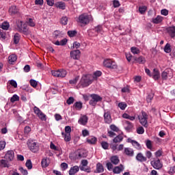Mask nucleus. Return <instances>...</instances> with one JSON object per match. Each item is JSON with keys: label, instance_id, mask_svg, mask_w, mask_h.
<instances>
[{"label": "nucleus", "instance_id": "obj_32", "mask_svg": "<svg viewBox=\"0 0 175 175\" xmlns=\"http://www.w3.org/2000/svg\"><path fill=\"white\" fill-rule=\"evenodd\" d=\"M124 140V137L121 135H117L115 138H113V143H121V142Z\"/></svg>", "mask_w": 175, "mask_h": 175}, {"label": "nucleus", "instance_id": "obj_42", "mask_svg": "<svg viewBox=\"0 0 175 175\" xmlns=\"http://www.w3.org/2000/svg\"><path fill=\"white\" fill-rule=\"evenodd\" d=\"M23 25H24V22H23V21H18V23H17V28H18V32L23 31Z\"/></svg>", "mask_w": 175, "mask_h": 175}, {"label": "nucleus", "instance_id": "obj_38", "mask_svg": "<svg viewBox=\"0 0 175 175\" xmlns=\"http://www.w3.org/2000/svg\"><path fill=\"white\" fill-rule=\"evenodd\" d=\"M18 100H20V97L17 94H14L10 99V102H12V103H14V102H17Z\"/></svg>", "mask_w": 175, "mask_h": 175}, {"label": "nucleus", "instance_id": "obj_18", "mask_svg": "<svg viewBox=\"0 0 175 175\" xmlns=\"http://www.w3.org/2000/svg\"><path fill=\"white\" fill-rule=\"evenodd\" d=\"M124 170V165L120 164L119 166H116L113 169V172L114 174H120L121 172Z\"/></svg>", "mask_w": 175, "mask_h": 175}, {"label": "nucleus", "instance_id": "obj_27", "mask_svg": "<svg viewBox=\"0 0 175 175\" xmlns=\"http://www.w3.org/2000/svg\"><path fill=\"white\" fill-rule=\"evenodd\" d=\"M41 165L42 167H47L50 165V159L49 158L42 159Z\"/></svg>", "mask_w": 175, "mask_h": 175}, {"label": "nucleus", "instance_id": "obj_43", "mask_svg": "<svg viewBox=\"0 0 175 175\" xmlns=\"http://www.w3.org/2000/svg\"><path fill=\"white\" fill-rule=\"evenodd\" d=\"M131 53H133V54H139L140 53V50L135 46L131 47Z\"/></svg>", "mask_w": 175, "mask_h": 175}, {"label": "nucleus", "instance_id": "obj_34", "mask_svg": "<svg viewBox=\"0 0 175 175\" xmlns=\"http://www.w3.org/2000/svg\"><path fill=\"white\" fill-rule=\"evenodd\" d=\"M79 158H85L87 157V151L81 149L78 154Z\"/></svg>", "mask_w": 175, "mask_h": 175}, {"label": "nucleus", "instance_id": "obj_12", "mask_svg": "<svg viewBox=\"0 0 175 175\" xmlns=\"http://www.w3.org/2000/svg\"><path fill=\"white\" fill-rule=\"evenodd\" d=\"M123 154H124L127 157H133L135 155V152L133 149L131 148H124Z\"/></svg>", "mask_w": 175, "mask_h": 175}, {"label": "nucleus", "instance_id": "obj_2", "mask_svg": "<svg viewBox=\"0 0 175 175\" xmlns=\"http://www.w3.org/2000/svg\"><path fill=\"white\" fill-rule=\"evenodd\" d=\"M92 20V16L87 14H82L79 16L78 23L81 24L82 25H88L90 24V21Z\"/></svg>", "mask_w": 175, "mask_h": 175}, {"label": "nucleus", "instance_id": "obj_21", "mask_svg": "<svg viewBox=\"0 0 175 175\" xmlns=\"http://www.w3.org/2000/svg\"><path fill=\"white\" fill-rule=\"evenodd\" d=\"M110 161L113 165H118L120 163V158L117 155L112 156L110 158Z\"/></svg>", "mask_w": 175, "mask_h": 175}, {"label": "nucleus", "instance_id": "obj_5", "mask_svg": "<svg viewBox=\"0 0 175 175\" xmlns=\"http://www.w3.org/2000/svg\"><path fill=\"white\" fill-rule=\"evenodd\" d=\"M90 97L92 98L90 100V105H91V106H96L98 102H102V97L98 94H91Z\"/></svg>", "mask_w": 175, "mask_h": 175}, {"label": "nucleus", "instance_id": "obj_57", "mask_svg": "<svg viewBox=\"0 0 175 175\" xmlns=\"http://www.w3.org/2000/svg\"><path fill=\"white\" fill-rule=\"evenodd\" d=\"M103 29L102 28V25H98L97 27H96L94 29V31L95 32H97V33H99L100 32H102V30Z\"/></svg>", "mask_w": 175, "mask_h": 175}, {"label": "nucleus", "instance_id": "obj_30", "mask_svg": "<svg viewBox=\"0 0 175 175\" xmlns=\"http://www.w3.org/2000/svg\"><path fill=\"white\" fill-rule=\"evenodd\" d=\"M21 38V36L18 33H16L14 36V44H18L20 43V39Z\"/></svg>", "mask_w": 175, "mask_h": 175}, {"label": "nucleus", "instance_id": "obj_3", "mask_svg": "<svg viewBox=\"0 0 175 175\" xmlns=\"http://www.w3.org/2000/svg\"><path fill=\"white\" fill-rule=\"evenodd\" d=\"M27 144L31 152L36 153L39 151V144L33 142V139H29Z\"/></svg>", "mask_w": 175, "mask_h": 175}, {"label": "nucleus", "instance_id": "obj_40", "mask_svg": "<svg viewBox=\"0 0 175 175\" xmlns=\"http://www.w3.org/2000/svg\"><path fill=\"white\" fill-rule=\"evenodd\" d=\"M170 47H171L170 44L167 43L164 47L165 53H172V49Z\"/></svg>", "mask_w": 175, "mask_h": 175}, {"label": "nucleus", "instance_id": "obj_54", "mask_svg": "<svg viewBox=\"0 0 175 175\" xmlns=\"http://www.w3.org/2000/svg\"><path fill=\"white\" fill-rule=\"evenodd\" d=\"M9 27H10V25H9L8 23H4L1 25L2 29H5V31H8V29H9Z\"/></svg>", "mask_w": 175, "mask_h": 175}, {"label": "nucleus", "instance_id": "obj_31", "mask_svg": "<svg viewBox=\"0 0 175 175\" xmlns=\"http://www.w3.org/2000/svg\"><path fill=\"white\" fill-rule=\"evenodd\" d=\"M134 60L138 64H146V58L143 56H140L139 57H135Z\"/></svg>", "mask_w": 175, "mask_h": 175}, {"label": "nucleus", "instance_id": "obj_62", "mask_svg": "<svg viewBox=\"0 0 175 175\" xmlns=\"http://www.w3.org/2000/svg\"><path fill=\"white\" fill-rule=\"evenodd\" d=\"M75 102V98L73 97H69L68 99L66 100V103L68 105H72Z\"/></svg>", "mask_w": 175, "mask_h": 175}, {"label": "nucleus", "instance_id": "obj_63", "mask_svg": "<svg viewBox=\"0 0 175 175\" xmlns=\"http://www.w3.org/2000/svg\"><path fill=\"white\" fill-rule=\"evenodd\" d=\"M9 175H20V173L17 172V170H12L10 171Z\"/></svg>", "mask_w": 175, "mask_h": 175}, {"label": "nucleus", "instance_id": "obj_15", "mask_svg": "<svg viewBox=\"0 0 175 175\" xmlns=\"http://www.w3.org/2000/svg\"><path fill=\"white\" fill-rule=\"evenodd\" d=\"M167 33L170 35V38L175 37V26L168 27L166 28Z\"/></svg>", "mask_w": 175, "mask_h": 175}, {"label": "nucleus", "instance_id": "obj_49", "mask_svg": "<svg viewBox=\"0 0 175 175\" xmlns=\"http://www.w3.org/2000/svg\"><path fill=\"white\" fill-rule=\"evenodd\" d=\"M66 76V70H59V75L58 77H65Z\"/></svg>", "mask_w": 175, "mask_h": 175}, {"label": "nucleus", "instance_id": "obj_13", "mask_svg": "<svg viewBox=\"0 0 175 175\" xmlns=\"http://www.w3.org/2000/svg\"><path fill=\"white\" fill-rule=\"evenodd\" d=\"M80 54H81L80 50L72 51L70 52V57L73 59H79L80 58Z\"/></svg>", "mask_w": 175, "mask_h": 175}, {"label": "nucleus", "instance_id": "obj_60", "mask_svg": "<svg viewBox=\"0 0 175 175\" xmlns=\"http://www.w3.org/2000/svg\"><path fill=\"white\" fill-rule=\"evenodd\" d=\"M106 167L109 172H111V170H113V164L111 162L107 163Z\"/></svg>", "mask_w": 175, "mask_h": 175}, {"label": "nucleus", "instance_id": "obj_25", "mask_svg": "<svg viewBox=\"0 0 175 175\" xmlns=\"http://www.w3.org/2000/svg\"><path fill=\"white\" fill-rule=\"evenodd\" d=\"M9 13H10V14L12 15L17 14V13H18V10L17 9V7L16 5H12L9 8Z\"/></svg>", "mask_w": 175, "mask_h": 175}, {"label": "nucleus", "instance_id": "obj_33", "mask_svg": "<svg viewBox=\"0 0 175 175\" xmlns=\"http://www.w3.org/2000/svg\"><path fill=\"white\" fill-rule=\"evenodd\" d=\"M163 20V17L157 16V18L152 19V23H154V24H159V23H162Z\"/></svg>", "mask_w": 175, "mask_h": 175}, {"label": "nucleus", "instance_id": "obj_28", "mask_svg": "<svg viewBox=\"0 0 175 175\" xmlns=\"http://www.w3.org/2000/svg\"><path fill=\"white\" fill-rule=\"evenodd\" d=\"M86 142L89 144H96V142H98V139L96 137H90L89 138H87Z\"/></svg>", "mask_w": 175, "mask_h": 175}, {"label": "nucleus", "instance_id": "obj_6", "mask_svg": "<svg viewBox=\"0 0 175 175\" xmlns=\"http://www.w3.org/2000/svg\"><path fill=\"white\" fill-rule=\"evenodd\" d=\"M88 165V161L87 160H82L81 162V165H79V169L81 172H85L86 173H91V168L87 167L86 166Z\"/></svg>", "mask_w": 175, "mask_h": 175}, {"label": "nucleus", "instance_id": "obj_23", "mask_svg": "<svg viewBox=\"0 0 175 175\" xmlns=\"http://www.w3.org/2000/svg\"><path fill=\"white\" fill-rule=\"evenodd\" d=\"M96 173H103L105 172V168L103 167V165L100 163H98L96 164Z\"/></svg>", "mask_w": 175, "mask_h": 175}, {"label": "nucleus", "instance_id": "obj_48", "mask_svg": "<svg viewBox=\"0 0 175 175\" xmlns=\"http://www.w3.org/2000/svg\"><path fill=\"white\" fill-rule=\"evenodd\" d=\"M9 85H12V87H14V88H17V82L14 80H11L8 84V87Z\"/></svg>", "mask_w": 175, "mask_h": 175}, {"label": "nucleus", "instance_id": "obj_56", "mask_svg": "<svg viewBox=\"0 0 175 175\" xmlns=\"http://www.w3.org/2000/svg\"><path fill=\"white\" fill-rule=\"evenodd\" d=\"M18 170L23 175H28V171L24 169L23 167H20Z\"/></svg>", "mask_w": 175, "mask_h": 175}, {"label": "nucleus", "instance_id": "obj_24", "mask_svg": "<svg viewBox=\"0 0 175 175\" xmlns=\"http://www.w3.org/2000/svg\"><path fill=\"white\" fill-rule=\"evenodd\" d=\"M159 77H161L159 70L157 68L153 69L152 79H154V80H158Z\"/></svg>", "mask_w": 175, "mask_h": 175}, {"label": "nucleus", "instance_id": "obj_9", "mask_svg": "<svg viewBox=\"0 0 175 175\" xmlns=\"http://www.w3.org/2000/svg\"><path fill=\"white\" fill-rule=\"evenodd\" d=\"M103 64L105 68H109V69H117L118 68L117 64L110 59L105 60Z\"/></svg>", "mask_w": 175, "mask_h": 175}, {"label": "nucleus", "instance_id": "obj_20", "mask_svg": "<svg viewBox=\"0 0 175 175\" xmlns=\"http://www.w3.org/2000/svg\"><path fill=\"white\" fill-rule=\"evenodd\" d=\"M136 159L139 162H146L147 161V157L143 155V153H138L136 156Z\"/></svg>", "mask_w": 175, "mask_h": 175}, {"label": "nucleus", "instance_id": "obj_19", "mask_svg": "<svg viewBox=\"0 0 175 175\" xmlns=\"http://www.w3.org/2000/svg\"><path fill=\"white\" fill-rule=\"evenodd\" d=\"M80 170V167L75 165L71 167L69 170V174L70 175H75L76 173L79 172Z\"/></svg>", "mask_w": 175, "mask_h": 175}, {"label": "nucleus", "instance_id": "obj_51", "mask_svg": "<svg viewBox=\"0 0 175 175\" xmlns=\"http://www.w3.org/2000/svg\"><path fill=\"white\" fill-rule=\"evenodd\" d=\"M146 146L148 150H152V144L151 143V140L148 139L146 142Z\"/></svg>", "mask_w": 175, "mask_h": 175}, {"label": "nucleus", "instance_id": "obj_61", "mask_svg": "<svg viewBox=\"0 0 175 175\" xmlns=\"http://www.w3.org/2000/svg\"><path fill=\"white\" fill-rule=\"evenodd\" d=\"M162 154H163V152H162L161 150H159L156 152H154L156 158H159V157H162Z\"/></svg>", "mask_w": 175, "mask_h": 175}, {"label": "nucleus", "instance_id": "obj_11", "mask_svg": "<svg viewBox=\"0 0 175 175\" xmlns=\"http://www.w3.org/2000/svg\"><path fill=\"white\" fill-rule=\"evenodd\" d=\"M128 143H131L132 146L135 147L137 150H142V145L139 144L137 141H135L131 138L127 139Z\"/></svg>", "mask_w": 175, "mask_h": 175}, {"label": "nucleus", "instance_id": "obj_8", "mask_svg": "<svg viewBox=\"0 0 175 175\" xmlns=\"http://www.w3.org/2000/svg\"><path fill=\"white\" fill-rule=\"evenodd\" d=\"M148 118V116L147 115V113L144 111H142V116H141V118H139V120L140 124H142L145 128H147V126H148V123L147 122Z\"/></svg>", "mask_w": 175, "mask_h": 175}, {"label": "nucleus", "instance_id": "obj_4", "mask_svg": "<svg viewBox=\"0 0 175 175\" xmlns=\"http://www.w3.org/2000/svg\"><path fill=\"white\" fill-rule=\"evenodd\" d=\"M33 111L35 114L41 120V121H46L47 120V116L46 114L43 113L42 111H41L39 107L35 106L33 107Z\"/></svg>", "mask_w": 175, "mask_h": 175}, {"label": "nucleus", "instance_id": "obj_44", "mask_svg": "<svg viewBox=\"0 0 175 175\" xmlns=\"http://www.w3.org/2000/svg\"><path fill=\"white\" fill-rule=\"evenodd\" d=\"M62 135L63 136L64 135V140L66 142H70L71 140L70 134L64 133V132H62Z\"/></svg>", "mask_w": 175, "mask_h": 175}, {"label": "nucleus", "instance_id": "obj_14", "mask_svg": "<svg viewBox=\"0 0 175 175\" xmlns=\"http://www.w3.org/2000/svg\"><path fill=\"white\" fill-rule=\"evenodd\" d=\"M88 122V117L85 115L82 116L78 120V124L80 125H87Z\"/></svg>", "mask_w": 175, "mask_h": 175}, {"label": "nucleus", "instance_id": "obj_46", "mask_svg": "<svg viewBox=\"0 0 175 175\" xmlns=\"http://www.w3.org/2000/svg\"><path fill=\"white\" fill-rule=\"evenodd\" d=\"M60 23L62 25H66L68 24V17L63 16L60 20Z\"/></svg>", "mask_w": 175, "mask_h": 175}, {"label": "nucleus", "instance_id": "obj_41", "mask_svg": "<svg viewBox=\"0 0 175 175\" xmlns=\"http://www.w3.org/2000/svg\"><path fill=\"white\" fill-rule=\"evenodd\" d=\"M128 105L124 102H121L118 103V107L120 108V110H125L126 109Z\"/></svg>", "mask_w": 175, "mask_h": 175}, {"label": "nucleus", "instance_id": "obj_22", "mask_svg": "<svg viewBox=\"0 0 175 175\" xmlns=\"http://www.w3.org/2000/svg\"><path fill=\"white\" fill-rule=\"evenodd\" d=\"M55 5L56 8H57L59 9H62V10H65V9L66 8L65 3H64L62 1L55 3Z\"/></svg>", "mask_w": 175, "mask_h": 175}, {"label": "nucleus", "instance_id": "obj_58", "mask_svg": "<svg viewBox=\"0 0 175 175\" xmlns=\"http://www.w3.org/2000/svg\"><path fill=\"white\" fill-rule=\"evenodd\" d=\"M146 10H147V7L146 6L139 8V12L141 13V14H144V13H146Z\"/></svg>", "mask_w": 175, "mask_h": 175}, {"label": "nucleus", "instance_id": "obj_59", "mask_svg": "<svg viewBox=\"0 0 175 175\" xmlns=\"http://www.w3.org/2000/svg\"><path fill=\"white\" fill-rule=\"evenodd\" d=\"M80 46H81V44L79 42H77V41H75L72 44V49H80Z\"/></svg>", "mask_w": 175, "mask_h": 175}, {"label": "nucleus", "instance_id": "obj_37", "mask_svg": "<svg viewBox=\"0 0 175 175\" xmlns=\"http://www.w3.org/2000/svg\"><path fill=\"white\" fill-rule=\"evenodd\" d=\"M9 62H16L17 61V55H11L8 57Z\"/></svg>", "mask_w": 175, "mask_h": 175}, {"label": "nucleus", "instance_id": "obj_55", "mask_svg": "<svg viewBox=\"0 0 175 175\" xmlns=\"http://www.w3.org/2000/svg\"><path fill=\"white\" fill-rule=\"evenodd\" d=\"M137 133H138V135H143V133H144V128H143V126H139L137 129Z\"/></svg>", "mask_w": 175, "mask_h": 175}, {"label": "nucleus", "instance_id": "obj_16", "mask_svg": "<svg viewBox=\"0 0 175 175\" xmlns=\"http://www.w3.org/2000/svg\"><path fill=\"white\" fill-rule=\"evenodd\" d=\"M104 120H105V122H106V124H111V115H110V112L107 111L104 113Z\"/></svg>", "mask_w": 175, "mask_h": 175}, {"label": "nucleus", "instance_id": "obj_1", "mask_svg": "<svg viewBox=\"0 0 175 175\" xmlns=\"http://www.w3.org/2000/svg\"><path fill=\"white\" fill-rule=\"evenodd\" d=\"M94 81V75L91 74L83 75L79 82V87H88Z\"/></svg>", "mask_w": 175, "mask_h": 175}, {"label": "nucleus", "instance_id": "obj_47", "mask_svg": "<svg viewBox=\"0 0 175 175\" xmlns=\"http://www.w3.org/2000/svg\"><path fill=\"white\" fill-rule=\"evenodd\" d=\"M100 76H102V72L100 71H96L94 73V80H97L98 77H100Z\"/></svg>", "mask_w": 175, "mask_h": 175}, {"label": "nucleus", "instance_id": "obj_36", "mask_svg": "<svg viewBox=\"0 0 175 175\" xmlns=\"http://www.w3.org/2000/svg\"><path fill=\"white\" fill-rule=\"evenodd\" d=\"M80 79V76L75 77L73 79L69 81L70 84L76 85Z\"/></svg>", "mask_w": 175, "mask_h": 175}, {"label": "nucleus", "instance_id": "obj_53", "mask_svg": "<svg viewBox=\"0 0 175 175\" xmlns=\"http://www.w3.org/2000/svg\"><path fill=\"white\" fill-rule=\"evenodd\" d=\"M30 85H31V87H33V88H36V87L38 86V81H36V80L34 79H31Z\"/></svg>", "mask_w": 175, "mask_h": 175}, {"label": "nucleus", "instance_id": "obj_45", "mask_svg": "<svg viewBox=\"0 0 175 175\" xmlns=\"http://www.w3.org/2000/svg\"><path fill=\"white\" fill-rule=\"evenodd\" d=\"M25 166L29 170H31V169H32V161H31V159H28L26 161Z\"/></svg>", "mask_w": 175, "mask_h": 175}, {"label": "nucleus", "instance_id": "obj_10", "mask_svg": "<svg viewBox=\"0 0 175 175\" xmlns=\"http://www.w3.org/2000/svg\"><path fill=\"white\" fill-rule=\"evenodd\" d=\"M7 161H13L14 159V152L13 150H8L4 156Z\"/></svg>", "mask_w": 175, "mask_h": 175}, {"label": "nucleus", "instance_id": "obj_64", "mask_svg": "<svg viewBox=\"0 0 175 175\" xmlns=\"http://www.w3.org/2000/svg\"><path fill=\"white\" fill-rule=\"evenodd\" d=\"M169 174H174L175 173V165L171 167L168 171Z\"/></svg>", "mask_w": 175, "mask_h": 175}, {"label": "nucleus", "instance_id": "obj_39", "mask_svg": "<svg viewBox=\"0 0 175 175\" xmlns=\"http://www.w3.org/2000/svg\"><path fill=\"white\" fill-rule=\"evenodd\" d=\"M68 36H70V38H75V35H77V31L76 30H70L67 32Z\"/></svg>", "mask_w": 175, "mask_h": 175}, {"label": "nucleus", "instance_id": "obj_50", "mask_svg": "<svg viewBox=\"0 0 175 175\" xmlns=\"http://www.w3.org/2000/svg\"><path fill=\"white\" fill-rule=\"evenodd\" d=\"M145 155H146V158L147 159H151V158H152V152H151V151L150 150H146L145 152Z\"/></svg>", "mask_w": 175, "mask_h": 175}, {"label": "nucleus", "instance_id": "obj_26", "mask_svg": "<svg viewBox=\"0 0 175 175\" xmlns=\"http://www.w3.org/2000/svg\"><path fill=\"white\" fill-rule=\"evenodd\" d=\"M9 161L5 159L0 160V167H9Z\"/></svg>", "mask_w": 175, "mask_h": 175}, {"label": "nucleus", "instance_id": "obj_7", "mask_svg": "<svg viewBox=\"0 0 175 175\" xmlns=\"http://www.w3.org/2000/svg\"><path fill=\"white\" fill-rule=\"evenodd\" d=\"M150 165L156 169L157 170H159V169H162L163 165L161 163V160L159 159H154L152 161H150Z\"/></svg>", "mask_w": 175, "mask_h": 175}, {"label": "nucleus", "instance_id": "obj_52", "mask_svg": "<svg viewBox=\"0 0 175 175\" xmlns=\"http://www.w3.org/2000/svg\"><path fill=\"white\" fill-rule=\"evenodd\" d=\"M101 146L104 150H108L109 149V143H107V142H102Z\"/></svg>", "mask_w": 175, "mask_h": 175}, {"label": "nucleus", "instance_id": "obj_35", "mask_svg": "<svg viewBox=\"0 0 175 175\" xmlns=\"http://www.w3.org/2000/svg\"><path fill=\"white\" fill-rule=\"evenodd\" d=\"M75 107L77 109V110H81L83 109V103L82 102H76L74 104Z\"/></svg>", "mask_w": 175, "mask_h": 175}, {"label": "nucleus", "instance_id": "obj_29", "mask_svg": "<svg viewBox=\"0 0 175 175\" xmlns=\"http://www.w3.org/2000/svg\"><path fill=\"white\" fill-rule=\"evenodd\" d=\"M21 33H23L24 35H29L31 33V31H29L25 24H23V27H22V31H19Z\"/></svg>", "mask_w": 175, "mask_h": 175}, {"label": "nucleus", "instance_id": "obj_17", "mask_svg": "<svg viewBox=\"0 0 175 175\" xmlns=\"http://www.w3.org/2000/svg\"><path fill=\"white\" fill-rule=\"evenodd\" d=\"M133 128V124L132 122L125 120L124 121V129L126 131V132H129L130 131H132V129Z\"/></svg>", "mask_w": 175, "mask_h": 175}]
</instances>
